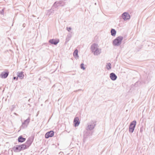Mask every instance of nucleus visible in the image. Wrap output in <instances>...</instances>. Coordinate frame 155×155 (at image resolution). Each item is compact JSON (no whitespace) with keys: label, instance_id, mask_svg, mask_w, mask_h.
Segmentation results:
<instances>
[{"label":"nucleus","instance_id":"obj_1","mask_svg":"<svg viewBox=\"0 0 155 155\" xmlns=\"http://www.w3.org/2000/svg\"><path fill=\"white\" fill-rule=\"evenodd\" d=\"M91 50L95 55H98L101 52V49L98 48V45L95 43H94L91 45Z\"/></svg>","mask_w":155,"mask_h":155},{"label":"nucleus","instance_id":"obj_2","mask_svg":"<svg viewBox=\"0 0 155 155\" xmlns=\"http://www.w3.org/2000/svg\"><path fill=\"white\" fill-rule=\"evenodd\" d=\"M25 147V145L23 144L17 145L14 146L13 147L12 149L14 152H18L26 149Z\"/></svg>","mask_w":155,"mask_h":155},{"label":"nucleus","instance_id":"obj_3","mask_svg":"<svg viewBox=\"0 0 155 155\" xmlns=\"http://www.w3.org/2000/svg\"><path fill=\"white\" fill-rule=\"evenodd\" d=\"M123 38L122 36H119L117 37L113 41V45L118 46L120 45L122 42Z\"/></svg>","mask_w":155,"mask_h":155},{"label":"nucleus","instance_id":"obj_4","mask_svg":"<svg viewBox=\"0 0 155 155\" xmlns=\"http://www.w3.org/2000/svg\"><path fill=\"white\" fill-rule=\"evenodd\" d=\"M96 125V122L94 120H91L87 124V126L86 130L91 131L93 130Z\"/></svg>","mask_w":155,"mask_h":155},{"label":"nucleus","instance_id":"obj_5","mask_svg":"<svg viewBox=\"0 0 155 155\" xmlns=\"http://www.w3.org/2000/svg\"><path fill=\"white\" fill-rule=\"evenodd\" d=\"M65 4V2L63 1H59L58 2L57 1L54 2L52 6L53 7V8H54L55 9L58 7L64 6Z\"/></svg>","mask_w":155,"mask_h":155},{"label":"nucleus","instance_id":"obj_6","mask_svg":"<svg viewBox=\"0 0 155 155\" xmlns=\"http://www.w3.org/2000/svg\"><path fill=\"white\" fill-rule=\"evenodd\" d=\"M34 137V136H31V137L28 138V140L25 143L23 144L25 145L26 149H28L31 145L33 141Z\"/></svg>","mask_w":155,"mask_h":155},{"label":"nucleus","instance_id":"obj_7","mask_svg":"<svg viewBox=\"0 0 155 155\" xmlns=\"http://www.w3.org/2000/svg\"><path fill=\"white\" fill-rule=\"evenodd\" d=\"M137 122L134 120L131 122L129 125V130L130 133H133L134 131Z\"/></svg>","mask_w":155,"mask_h":155},{"label":"nucleus","instance_id":"obj_8","mask_svg":"<svg viewBox=\"0 0 155 155\" xmlns=\"http://www.w3.org/2000/svg\"><path fill=\"white\" fill-rule=\"evenodd\" d=\"M30 121V118L28 117V118L25 120L24 122L22 123V125L20 126L21 129H24L27 127L29 122Z\"/></svg>","mask_w":155,"mask_h":155},{"label":"nucleus","instance_id":"obj_9","mask_svg":"<svg viewBox=\"0 0 155 155\" xmlns=\"http://www.w3.org/2000/svg\"><path fill=\"white\" fill-rule=\"evenodd\" d=\"M122 17L124 21H127L130 19V16L127 12H124L122 14Z\"/></svg>","mask_w":155,"mask_h":155},{"label":"nucleus","instance_id":"obj_10","mask_svg":"<svg viewBox=\"0 0 155 155\" xmlns=\"http://www.w3.org/2000/svg\"><path fill=\"white\" fill-rule=\"evenodd\" d=\"M54 132L53 130H51L47 132L45 135V137L46 138H48L49 137H51L54 136Z\"/></svg>","mask_w":155,"mask_h":155},{"label":"nucleus","instance_id":"obj_11","mask_svg":"<svg viewBox=\"0 0 155 155\" xmlns=\"http://www.w3.org/2000/svg\"><path fill=\"white\" fill-rule=\"evenodd\" d=\"M59 39H51L49 40L48 42L50 43L51 45H57L58 44L59 42Z\"/></svg>","mask_w":155,"mask_h":155},{"label":"nucleus","instance_id":"obj_12","mask_svg":"<svg viewBox=\"0 0 155 155\" xmlns=\"http://www.w3.org/2000/svg\"><path fill=\"white\" fill-rule=\"evenodd\" d=\"M92 133L90 130H86L84 132V141L85 139L91 135Z\"/></svg>","mask_w":155,"mask_h":155},{"label":"nucleus","instance_id":"obj_13","mask_svg":"<svg viewBox=\"0 0 155 155\" xmlns=\"http://www.w3.org/2000/svg\"><path fill=\"white\" fill-rule=\"evenodd\" d=\"M9 74L8 71L3 72L0 75V77L2 78H7Z\"/></svg>","mask_w":155,"mask_h":155},{"label":"nucleus","instance_id":"obj_14","mask_svg":"<svg viewBox=\"0 0 155 155\" xmlns=\"http://www.w3.org/2000/svg\"><path fill=\"white\" fill-rule=\"evenodd\" d=\"M110 79L112 81L116 80L117 78V76L114 73H111L110 74Z\"/></svg>","mask_w":155,"mask_h":155},{"label":"nucleus","instance_id":"obj_15","mask_svg":"<svg viewBox=\"0 0 155 155\" xmlns=\"http://www.w3.org/2000/svg\"><path fill=\"white\" fill-rule=\"evenodd\" d=\"M54 8H53V7L52 6L51 9L48 10L47 13H46V15L48 16L50 15L51 14L54 13Z\"/></svg>","mask_w":155,"mask_h":155},{"label":"nucleus","instance_id":"obj_16","mask_svg":"<svg viewBox=\"0 0 155 155\" xmlns=\"http://www.w3.org/2000/svg\"><path fill=\"white\" fill-rule=\"evenodd\" d=\"M23 73L24 72L23 71H21L20 72H17V76L20 79H22L24 78V75L23 74Z\"/></svg>","mask_w":155,"mask_h":155},{"label":"nucleus","instance_id":"obj_17","mask_svg":"<svg viewBox=\"0 0 155 155\" xmlns=\"http://www.w3.org/2000/svg\"><path fill=\"white\" fill-rule=\"evenodd\" d=\"M26 140V139L23 137L22 136H20L18 138V141L20 143H23Z\"/></svg>","mask_w":155,"mask_h":155},{"label":"nucleus","instance_id":"obj_18","mask_svg":"<svg viewBox=\"0 0 155 155\" xmlns=\"http://www.w3.org/2000/svg\"><path fill=\"white\" fill-rule=\"evenodd\" d=\"M151 77L149 74H148L146 79L144 81L143 83H148L150 81Z\"/></svg>","mask_w":155,"mask_h":155},{"label":"nucleus","instance_id":"obj_19","mask_svg":"<svg viewBox=\"0 0 155 155\" xmlns=\"http://www.w3.org/2000/svg\"><path fill=\"white\" fill-rule=\"evenodd\" d=\"M110 32L111 35L113 36H114L116 35V31L115 29L112 28Z\"/></svg>","mask_w":155,"mask_h":155},{"label":"nucleus","instance_id":"obj_20","mask_svg":"<svg viewBox=\"0 0 155 155\" xmlns=\"http://www.w3.org/2000/svg\"><path fill=\"white\" fill-rule=\"evenodd\" d=\"M74 124L75 127L78 126V117H76L74 120Z\"/></svg>","mask_w":155,"mask_h":155},{"label":"nucleus","instance_id":"obj_21","mask_svg":"<svg viewBox=\"0 0 155 155\" xmlns=\"http://www.w3.org/2000/svg\"><path fill=\"white\" fill-rule=\"evenodd\" d=\"M71 37V35L70 34H68L67 35V37L66 39V41H65V43H67L70 39V38Z\"/></svg>","mask_w":155,"mask_h":155},{"label":"nucleus","instance_id":"obj_22","mask_svg":"<svg viewBox=\"0 0 155 155\" xmlns=\"http://www.w3.org/2000/svg\"><path fill=\"white\" fill-rule=\"evenodd\" d=\"M106 68L107 70L110 69L111 68V64L110 63L107 64L106 65Z\"/></svg>","mask_w":155,"mask_h":155},{"label":"nucleus","instance_id":"obj_23","mask_svg":"<svg viewBox=\"0 0 155 155\" xmlns=\"http://www.w3.org/2000/svg\"><path fill=\"white\" fill-rule=\"evenodd\" d=\"M73 55L74 57L76 58H78V49H76L73 53Z\"/></svg>","mask_w":155,"mask_h":155},{"label":"nucleus","instance_id":"obj_24","mask_svg":"<svg viewBox=\"0 0 155 155\" xmlns=\"http://www.w3.org/2000/svg\"><path fill=\"white\" fill-rule=\"evenodd\" d=\"M80 67L81 69H83V70H85V68L84 66V64L83 63L81 64Z\"/></svg>","mask_w":155,"mask_h":155},{"label":"nucleus","instance_id":"obj_25","mask_svg":"<svg viewBox=\"0 0 155 155\" xmlns=\"http://www.w3.org/2000/svg\"><path fill=\"white\" fill-rule=\"evenodd\" d=\"M0 14L2 15L4 14V9H2L0 11Z\"/></svg>","mask_w":155,"mask_h":155},{"label":"nucleus","instance_id":"obj_26","mask_svg":"<svg viewBox=\"0 0 155 155\" xmlns=\"http://www.w3.org/2000/svg\"><path fill=\"white\" fill-rule=\"evenodd\" d=\"M71 27H67V30L68 31H70L71 30Z\"/></svg>","mask_w":155,"mask_h":155},{"label":"nucleus","instance_id":"obj_27","mask_svg":"<svg viewBox=\"0 0 155 155\" xmlns=\"http://www.w3.org/2000/svg\"><path fill=\"white\" fill-rule=\"evenodd\" d=\"M140 132L141 134H142V132H143V127H140Z\"/></svg>","mask_w":155,"mask_h":155},{"label":"nucleus","instance_id":"obj_28","mask_svg":"<svg viewBox=\"0 0 155 155\" xmlns=\"http://www.w3.org/2000/svg\"><path fill=\"white\" fill-rule=\"evenodd\" d=\"M18 76H17V77H13V80H18Z\"/></svg>","mask_w":155,"mask_h":155},{"label":"nucleus","instance_id":"obj_29","mask_svg":"<svg viewBox=\"0 0 155 155\" xmlns=\"http://www.w3.org/2000/svg\"><path fill=\"white\" fill-rule=\"evenodd\" d=\"M15 105H13L12 106V107L13 109H14V108H15Z\"/></svg>","mask_w":155,"mask_h":155},{"label":"nucleus","instance_id":"obj_30","mask_svg":"<svg viewBox=\"0 0 155 155\" xmlns=\"http://www.w3.org/2000/svg\"><path fill=\"white\" fill-rule=\"evenodd\" d=\"M80 123V121L79 120V118H78V126L79 125Z\"/></svg>","mask_w":155,"mask_h":155},{"label":"nucleus","instance_id":"obj_31","mask_svg":"<svg viewBox=\"0 0 155 155\" xmlns=\"http://www.w3.org/2000/svg\"><path fill=\"white\" fill-rule=\"evenodd\" d=\"M41 78H38V80L39 81H41Z\"/></svg>","mask_w":155,"mask_h":155},{"label":"nucleus","instance_id":"obj_32","mask_svg":"<svg viewBox=\"0 0 155 155\" xmlns=\"http://www.w3.org/2000/svg\"><path fill=\"white\" fill-rule=\"evenodd\" d=\"M81 89H78V91H81Z\"/></svg>","mask_w":155,"mask_h":155}]
</instances>
